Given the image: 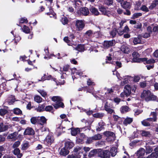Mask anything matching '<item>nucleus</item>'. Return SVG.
I'll list each match as a JSON object with an SVG mask.
<instances>
[{"label":"nucleus","mask_w":158,"mask_h":158,"mask_svg":"<svg viewBox=\"0 0 158 158\" xmlns=\"http://www.w3.org/2000/svg\"><path fill=\"white\" fill-rule=\"evenodd\" d=\"M117 151L115 147H113L110 150V153L112 156H114L116 155Z\"/></svg>","instance_id":"c9c22d12"},{"label":"nucleus","mask_w":158,"mask_h":158,"mask_svg":"<svg viewBox=\"0 0 158 158\" xmlns=\"http://www.w3.org/2000/svg\"><path fill=\"white\" fill-rule=\"evenodd\" d=\"M92 34L93 32L91 30H88L85 33V37L89 38L92 36Z\"/></svg>","instance_id":"4c0bfd02"},{"label":"nucleus","mask_w":158,"mask_h":158,"mask_svg":"<svg viewBox=\"0 0 158 158\" xmlns=\"http://www.w3.org/2000/svg\"><path fill=\"white\" fill-rule=\"evenodd\" d=\"M15 101V100L14 96H11L10 97L8 98L6 102L9 105H10L13 104Z\"/></svg>","instance_id":"a878e982"},{"label":"nucleus","mask_w":158,"mask_h":158,"mask_svg":"<svg viewBox=\"0 0 158 158\" xmlns=\"http://www.w3.org/2000/svg\"><path fill=\"white\" fill-rule=\"evenodd\" d=\"M20 142L19 141H17L15 142L13 145V148H16L20 144Z\"/></svg>","instance_id":"052dcab7"},{"label":"nucleus","mask_w":158,"mask_h":158,"mask_svg":"<svg viewBox=\"0 0 158 158\" xmlns=\"http://www.w3.org/2000/svg\"><path fill=\"white\" fill-rule=\"evenodd\" d=\"M76 26L78 30H81L85 26L84 23L82 20H77L76 22Z\"/></svg>","instance_id":"0eeeda50"},{"label":"nucleus","mask_w":158,"mask_h":158,"mask_svg":"<svg viewBox=\"0 0 158 158\" xmlns=\"http://www.w3.org/2000/svg\"><path fill=\"white\" fill-rule=\"evenodd\" d=\"M129 110L128 107L126 106H123L121 108V111L123 113L128 111Z\"/></svg>","instance_id":"c03bdc74"},{"label":"nucleus","mask_w":158,"mask_h":158,"mask_svg":"<svg viewBox=\"0 0 158 158\" xmlns=\"http://www.w3.org/2000/svg\"><path fill=\"white\" fill-rule=\"evenodd\" d=\"M132 79V78L130 76H127L124 79L123 82L121 83V85H123L125 84L128 83L129 81Z\"/></svg>","instance_id":"bb28decb"},{"label":"nucleus","mask_w":158,"mask_h":158,"mask_svg":"<svg viewBox=\"0 0 158 158\" xmlns=\"http://www.w3.org/2000/svg\"><path fill=\"white\" fill-rule=\"evenodd\" d=\"M105 4L110 6L113 3V0H105L104 1Z\"/></svg>","instance_id":"4d7b16f0"},{"label":"nucleus","mask_w":158,"mask_h":158,"mask_svg":"<svg viewBox=\"0 0 158 158\" xmlns=\"http://www.w3.org/2000/svg\"><path fill=\"white\" fill-rule=\"evenodd\" d=\"M7 112V110L6 109H0V115L1 116H2L4 115Z\"/></svg>","instance_id":"09e8293b"},{"label":"nucleus","mask_w":158,"mask_h":158,"mask_svg":"<svg viewBox=\"0 0 158 158\" xmlns=\"http://www.w3.org/2000/svg\"><path fill=\"white\" fill-rule=\"evenodd\" d=\"M146 153L149 154L153 151V149L152 147L146 145Z\"/></svg>","instance_id":"ea45409f"},{"label":"nucleus","mask_w":158,"mask_h":158,"mask_svg":"<svg viewBox=\"0 0 158 158\" xmlns=\"http://www.w3.org/2000/svg\"><path fill=\"white\" fill-rule=\"evenodd\" d=\"M80 132V129L78 128H72L71 129V134L73 136H75Z\"/></svg>","instance_id":"b1692460"},{"label":"nucleus","mask_w":158,"mask_h":158,"mask_svg":"<svg viewBox=\"0 0 158 158\" xmlns=\"http://www.w3.org/2000/svg\"><path fill=\"white\" fill-rule=\"evenodd\" d=\"M38 91L43 97H44L47 95L46 92L44 90H39Z\"/></svg>","instance_id":"6e6d98bb"},{"label":"nucleus","mask_w":158,"mask_h":158,"mask_svg":"<svg viewBox=\"0 0 158 158\" xmlns=\"http://www.w3.org/2000/svg\"><path fill=\"white\" fill-rule=\"evenodd\" d=\"M142 27V24L140 23H138L134 26V27L136 28H140Z\"/></svg>","instance_id":"774afa93"},{"label":"nucleus","mask_w":158,"mask_h":158,"mask_svg":"<svg viewBox=\"0 0 158 158\" xmlns=\"http://www.w3.org/2000/svg\"><path fill=\"white\" fill-rule=\"evenodd\" d=\"M68 20L66 17H63L62 18L61 21L64 25L66 24L68 22Z\"/></svg>","instance_id":"8fccbe9b"},{"label":"nucleus","mask_w":158,"mask_h":158,"mask_svg":"<svg viewBox=\"0 0 158 158\" xmlns=\"http://www.w3.org/2000/svg\"><path fill=\"white\" fill-rule=\"evenodd\" d=\"M158 154L156 152H153L151 154L148 156L146 158H157Z\"/></svg>","instance_id":"f704fd0d"},{"label":"nucleus","mask_w":158,"mask_h":158,"mask_svg":"<svg viewBox=\"0 0 158 158\" xmlns=\"http://www.w3.org/2000/svg\"><path fill=\"white\" fill-rule=\"evenodd\" d=\"M140 132L142 136L150 137L151 136V134L150 132L149 131L142 130L140 131Z\"/></svg>","instance_id":"a211bd4d"},{"label":"nucleus","mask_w":158,"mask_h":158,"mask_svg":"<svg viewBox=\"0 0 158 158\" xmlns=\"http://www.w3.org/2000/svg\"><path fill=\"white\" fill-rule=\"evenodd\" d=\"M104 125V123L102 122H100L98 123V126L96 130L97 131H101L103 128V127Z\"/></svg>","instance_id":"e433bc0d"},{"label":"nucleus","mask_w":158,"mask_h":158,"mask_svg":"<svg viewBox=\"0 0 158 158\" xmlns=\"http://www.w3.org/2000/svg\"><path fill=\"white\" fill-rule=\"evenodd\" d=\"M54 138L52 135H48L46 137L44 142L46 145L49 146L54 142Z\"/></svg>","instance_id":"423d86ee"},{"label":"nucleus","mask_w":158,"mask_h":158,"mask_svg":"<svg viewBox=\"0 0 158 158\" xmlns=\"http://www.w3.org/2000/svg\"><path fill=\"white\" fill-rule=\"evenodd\" d=\"M132 121V118L127 117L124 120L123 123L125 125H127L128 124H130Z\"/></svg>","instance_id":"c756f323"},{"label":"nucleus","mask_w":158,"mask_h":158,"mask_svg":"<svg viewBox=\"0 0 158 158\" xmlns=\"http://www.w3.org/2000/svg\"><path fill=\"white\" fill-rule=\"evenodd\" d=\"M94 140L93 137H89L87 139L86 141V143L89 144L91 143Z\"/></svg>","instance_id":"0e129e2a"},{"label":"nucleus","mask_w":158,"mask_h":158,"mask_svg":"<svg viewBox=\"0 0 158 158\" xmlns=\"http://www.w3.org/2000/svg\"><path fill=\"white\" fill-rule=\"evenodd\" d=\"M99 10L102 13V14L107 15L108 17H110L111 16V15L110 12L109 11L106 10V9L104 7L101 6L99 8Z\"/></svg>","instance_id":"1a4fd4ad"},{"label":"nucleus","mask_w":158,"mask_h":158,"mask_svg":"<svg viewBox=\"0 0 158 158\" xmlns=\"http://www.w3.org/2000/svg\"><path fill=\"white\" fill-rule=\"evenodd\" d=\"M117 33V30L116 29L114 28L110 32V36L113 37H114L116 36Z\"/></svg>","instance_id":"a19ab883"},{"label":"nucleus","mask_w":158,"mask_h":158,"mask_svg":"<svg viewBox=\"0 0 158 158\" xmlns=\"http://www.w3.org/2000/svg\"><path fill=\"white\" fill-rule=\"evenodd\" d=\"M121 51L124 53H128L130 51L129 46L127 45H122L121 48Z\"/></svg>","instance_id":"2eb2a0df"},{"label":"nucleus","mask_w":158,"mask_h":158,"mask_svg":"<svg viewBox=\"0 0 158 158\" xmlns=\"http://www.w3.org/2000/svg\"><path fill=\"white\" fill-rule=\"evenodd\" d=\"M142 15V14L141 13H135L133 15L132 18L134 19H135L141 16Z\"/></svg>","instance_id":"5fc2aeb1"},{"label":"nucleus","mask_w":158,"mask_h":158,"mask_svg":"<svg viewBox=\"0 0 158 158\" xmlns=\"http://www.w3.org/2000/svg\"><path fill=\"white\" fill-rule=\"evenodd\" d=\"M65 146L67 148L70 149L74 146V144L72 142L68 141L65 143Z\"/></svg>","instance_id":"cd10ccee"},{"label":"nucleus","mask_w":158,"mask_h":158,"mask_svg":"<svg viewBox=\"0 0 158 158\" xmlns=\"http://www.w3.org/2000/svg\"><path fill=\"white\" fill-rule=\"evenodd\" d=\"M38 119L36 117H32L31 119V123L33 124H35L36 123Z\"/></svg>","instance_id":"bf43d9fd"},{"label":"nucleus","mask_w":158,"mask_h":158,"mask_svg":"<svg viewBox=\"0 0 158 158\" xmlns=\"http://www.w3.org/2000/svg\"><path fill=\"white\" fill-rule=\"evenodd\" d=\"M46 74H44V75L40 79H38L37 80V82L44 81L46 80H49L50 78L51 77V75L49 76L48 77H46Z\"/></svg>","instance_id":"7c9ffc66"},{"label":"nucleus","mask_w":158,"mask_h":158,"mask_svg":"<svg viewBox=\"0 0 158 158\" xmlns=\"http://www.w3.org/2000/svg\"><path fill=\"white\" fill-rule=\"evenodd\" d=\"M151 115H152L153 118H150L147 119V120L149 121L156 122L157 120V117L156 112H152L151 113Z\"/></svg>","instance_id":"dca6fc26"},{"label":"nucleus","mask_w":158,"mask_h":158,"mask_svg":"<svg viewBox=\"0 0 158 158\" xmlns=\"http://www.w3.org/2000/svg\"><path fill=\"white\" fill-rule=\"evenodd\" d=\"M85 137V135L83 133H80L77 137V140L79 142H82L84 139Z\"/></svg>","instance_id":"412c9836"},{"label":"nucleus","mask_w":158,"mask_h":158,"mask_svg":"<svg viewBox=\"0 0 158 158\" xmlns=\"http://www.w3.org/2000/svg\"><path fill=\"white\" fill-rule=\"evenodd\" d=\"M103 134L107 137L106 140L108 142H112L115 139V137L114 133L112 132L106 131Z\"/></svg>","instance_id":"20e7f679"},{"label":"nucleus","mask_w":158,"mask_h":158,"mask_svg":"<svg viewBox=\"0 0 158 158\" xmlns=\"http://www.w3.org/2000/svg\"><path fill=\"white\" fill-rule=\"evenodd\" d=\"M124 92L126 96L129 95L131 93V87L128 85H126L124 88Z\"/></svg>","instance_id":"f8f14e48"},{"label":"nucleus","mask_w":158,"mask_h":158,"mask_svg":"<svg viewBox=\"0 0 158 158\" xmlns=\"http://www.w3.org/2000/svg\"><path fill=\"white\" fill-rule=\"evenodd\" d=\"M90 10L92 14L95 15H98L99 14L98 9L94 7H92L90 8Z\"/></svg>","instance_id":"393cba45"},{"label":"nucleus","mask_w":158,"mask_h":158,"mask_svg":"<svg viewBox=\"0 0 158 158\" xmlns=\"http://www.w3.org/2000/svg\"><path fill=\"white\" fill-rule=\"evenodd\" d=\"M141 98L147 102L155 100L156 99V96L152 94L149 90H144L141 94Z\"/></svg>","instance_id":"f03ea898"},{"label":"nucleus","mask_w":158,"mask_h":158,"mask_svg":"<svg viewBox=\"0 0 158 158\" xmlns=\"http://www.w3.org/2000/svg\"><path fill=\"white\" fill-rule=\"evenodd\" d=\"M13 112L14 114H20L22 113V111L19 108H16L14 109Z\"/></svg>","instance_id":"58836bf2"},{"label":"nucleus","mask_w":158,"mask_h":158,"mask_svg":"<svg viewBox=\"0 0 158 158\" xmlns=\"http://www.w3.org/2000/svg\"><path fill=\"white\" fill-rule=\"evenodd\" d=\"M97 153L98 151L96 149H94L89 152L88 156L90 157H92L95 155Z\"/></svg>","instance_id":"473e14b6"},{"label":"nucleus","mask_w":158,"mask_h":158,"mask_svg":"<svg viewBox=\"0 0 158 158\" xmlns=\"http://www.w3.org/2000/svg\"><path fill=\"white\" fill-rule=\"evenodd\" d=\"M53 109L52 107L51 106H46L45 108V110L46 111H50Z\"/></svg>","instance_id":"338daca9"},{"label":"nucleus","mask_w":158,"mask_h":158,"mask_svg":"<svg viewBox=\"0 0 158 158\" xmlns=\"http://www.w3.org/2000/svg\"><path fill=\"white\" fill-rule=\"evenodd\" d=\"M133 42L135 44H136L140 43L141 42V40L138 37L135 38L133 40Z\"/></svg>","instance_id":"3c124183"},{"label":"nucleus","mask_w":158,"mask_h":158,"mask_svg":"<svg viewBox=\"0 0 158 158\" xmlns=\"http://www.w3.org/2000/svg\"><path fill=\"white\" fill-rule=\"evenodd\" d=\"M141 123L143 125L145 126H149L150 125V123L147 122V119L143 120Z\"/></svg>","instance_id":"13d9d810"},{"label":"nucleus","mask_w":158,"mask_h":158,"mask_svg":"<svg viewBox=\"0 0 158 158\" xmlns=\"http://www.w3.org/2000/svg\"><path fill=\"white\" fill-rule=\"evenodd\" d=\"M141 10L145 12H148L149 10L148 8L145 5H143L141 7Z\"/></svg>","instance_id":"e2e57ef3"},{"label":"nucleus","mask_w":158,"mask_h":158,"mask_svg":"<svg viewBox=\"0 0 158 158\" xmlns=\"http://www.w3.org/2000/svg\"><path fill=\"white\" fill-rule=\"evenodd\" d=\"M34 100L37 103H40L42 100V98L39 96L36 95L34 98Z\"/></svg>","instance_id":"37998d69"},{"label":"nucleus","mask_w":158,"mask_h":158,"mask_svg":"<svg viewBox=\"0 0 158 158\" xmlns=\"http://www.w3.org/2000/svg\"><path fill=\"white\" fill-rule=\"evenodd\" d=\"M45 106L44 104L39 105L38 107L36 109L37 111L39 112H41L45 110Z\"/></svg>","instance_id":"2f4dec72"},{"label":"nucleus","mask_w":158,"mask_h":158,"mask_svg":"<svg viewBox=\"0 0 158 158\" xmlns=\"http://www.w3.org/2000/svg\"><path fill=\"white\" fill-rule=\"evenodd\" d=\"M104 115V114L102 113H96L93 114L94 117L95 118H101Z\"/></svg>","instance_id":"603ef678"},{"label":"nucleus","mask_w":158,"mask_h":158,"mask_svg":"<svg viewBox=\"0 0 158 158\" xmlns=\"http://www.w3.org/2000/svg\"><path fill=\"white\" fill-rule=\"evenodd\" d=\"M64 40L69 45H70V41L69 40L68 37H65L64 38Z\"/></svg>","instance_id":"69168bd1"},{"label":"nucleus","mask_w":158,"mask_h":158,"mask_svg":"<svg viewBox=\"0 0 158 158\" xmlns=\"http://www.w3.org/2000/svg\"><path fill=\"white\" fill-rule=\"evenodd\" d=\"M69 67V65H64L62 69L60 68V71L61 72H62L63 71H68Z\"/></svg>","instance_id":"de8ad7c7"},{"label":"nucleus","mask_w":158,"mask_h":158,"mask_svg":"<svg viewBox=\"0 0 158 158\" xmlns=\"http://www.w3.org/2000/svg\"><path fill=\"white\" fill-rule=\"evenodd\" d=\"M75 49L79 52L83 51L85 49L84 46L81 44L78 45L75 48Z\"/></svg>","instance_id":"72a5a7b5"},{"label":"nucleus","mask_w":158,"mask_h":158,"mask_svg":"<svg viewBox=\"0 0 158 158\" xmlns=\"http://www.w3.org/2000/svg\"><path fill=\"white\" fill-rule=\"evenodd\" d=\"M13 152L15 155L17 156L18 158H21L22 156V154L20 153V150L19 148H15Z\"/></svg>","instance_id":"5701e85b"},{"label":"nucleus","mask_w":158,"mask_h":158,"mask_svg":"<svg viewBox=\"0 0 158 158\" xmlns=\"http://www.w3.org/2000/svg\"><path fill=\"white\" fill-rule=\"evenodd\" d=\"M115 64L116 65V68H120L122 67V63L120 62L116 61L115 63Z\"/></svg>","instance_id":"680f3d73"},{"label":"nucleus","mask_w":158,"mask_h":158,"mask_svg":"<svg viewBox=\"0 0 158 158\" xmlns=\"http://www.w3.org/2000/svg\"><path fill=\"white\" fill-rule=\"evenodd\" d=\"M34 131L30 127H27L24 132L25 135H32L34 134Z\"/></svg>","instance_id":"f3484780"},{"label":"nucleus","mask_w":158,"mask_h":158,"mask_svg":"<svg viewBox=\"0 0 158 158\" xmlns=\"http://www.w3.org/2000/svg\"><path fill=\"white\" fill-rule=\"evenodd\" d=\"M145 150L143 148H141L137 152V156L138 158H144L143 157L145 153Z\"/></svg>","instance_id":"9b49d317"},{"label":"nucleus","mask_w":158,"mask_h":158,"mask_svg":"<svg viewBox=\"0 0 158 158\" xmlns=\"http://www.w3.org/2000/svg\"><path fill=\"white\" fill-rule=\"evenodd\" d=\"M104 108L105 110L108 113L111 114L114 112V110L110 108V106L108 105V103L107 102H106L105 104Z\"/></svg>","instance_id":"6ab92c4d"},{"label":"nucleus","mask_w":158,"mask_h":158,"mask_svg":"<svg viewBox=\"0 0 158 158\" xmlns=\"http://www.w3.org/2000/svg\"><path fill=\"white\" fill-rule=\"evenodd\" d=\"M79 11L81 14L85 16L88 15L89 13L88 9L85 7L80 8Z\"/></svg>","instance_id":"ddd939ff"},{"label":"nucleus","mask_w":158,"mask_h":158,"mask_svg":"<svg viewBox=\"0 0 158 158\" xmlns=\"http://www.w3.org/2000/svg\"><path fill=\"white\" fill-rule=\"evenodd\" d=\"M21 146L22 150H26L29 146V143L27 141L25 142L22 144Z\"/></svg>","instance_id":"c85d7f7f"},{"label":"nucleus","mask_w":158,"mask_h":158,"mask_svg":"<svg viewBox=\"0 0 158 158\" xmlns=\"http://www.w3.org/2000/svg\"><path fill=\"white\" fill-rule=\"evenodd\" d=\"M121 28H119L117 30V33L118 35L120 36L123 35L125 32L127 33L130 30L128 27L127 26H125L124 27V29L123 30H122Z\"/></svg>","instance_id":"9d476101"},{"label":"nucleus","mask_w":158,"mask_h":158,"mask_svg":"<svg viewBox=\"0 0 158 158\" xmlns=\"http://www.w3.org/2000/svg\"><path fill=\"white\" fill-rule=\"evenodd\" d=\"M9 128L7 125H5L3 123H0V132L5 131L7 130Z\"/></svg>","instance_id":"aec40b11"},{"label":"nucleus","mask_w":158,"mask_h":158,"mask_svg":"<svg viewBox=\"0 0 158 158\" xmlns=\"http://www.w3.org/2000/svg\"><path fill=\"white\" fill-rule=\"evenodd\" d=\"M115 44V41L114 40L105 41L103 43V46L104 48H107L110 46L114 45Z\"/></svg>","instance_id":"6e6552de"},{"label":"nucleus","mask_w":158,"mask_h":158,"mask_svg":"<svg viewBox=\"0 0 158 158\" xmlns=\"http://www.w3.org/2000/svg\"><path fill=\"white\" fill-rule=\"evenodd\" d=\"M132 55L133 57V60L135 62H144V63L146 64L154 63L155 62V60L152 59L148 60L147 58H138L139 54L136 52H134Z\"/></svg>","instance_id":"f257e3e1"},{"label":"nucleus","mask_w":158,"mask_h":158,"mask_svg":"<svg viewBox=\"0 0 158 158\" xmlns=\"http://www.w3.org/2000/svg\"><path fill=\"white\" fill-rule=\"evenodd\" d=\"M18 135L17 132H15L9 134L8 136V138L10 139H14Z\"/></svg>","instance_id":"a18cd8bd"},{"label":"nucleus","mask_w":158,"mask_h":158,"mask_svg":"<svg viewBox=\"0 0 158 158\" xmlns=\"http://www.w3.org/2000/svg\"><path fill=\"white\" fill-rule=\"evenodd\" d=\"M59 153L60 155L65 156L69 153V151L67 148L64 147L61 149Z\"/></svg>","instance_id":"4468645a"},{"label":"nucleus","mask_w":158,"mask_h":158,"mask_svg":"<svg viewBox=\"0 0 158 158\" xmlns=\"http://www.w3.org/2000/svg\"><path fill=\"white\" fill-rule=\"evenodd\" d=\"M92 137L94 140H96L100 139L102 138V136L100 134H98L94 135Z\"/></svg>","instance_id":"49530a36"},{"label":"nucleus","mask_w":158,"mask_h":158,"mask_svg":"<svg viewBox=\"0 0 158 158\" xmlns=\"http://www.w3.org/2000/svg\"><path fill=\"white\" fill-rule=\"evenodd\" d=\"M131 5L130 2H125L122 5L123 7L125 9L129 8H130Z\"/></svg>","instance_id":"79ce46f5"},{"label":"nucleus","mask_w":158,"mask_h":158,"mask_svg":"<svg viewBox=\"0 0 158 158\" xmlns=\"http://www.w3.org/2000/svg\"><path fill=\"white\" fill-rule=\"evenodd\" d=\"M23 31L26 33H28L30 32V30L28 27L25 25L24 26L23 29Z\"/></svg>","instance_id":"864d4df0"},{"label":"nucleus","mask_w":158,"mask_h":158,"mask_svg":"<svg viewBox=\"0 0 158 158\" xmlns=\"http://www.w3.org/2000/svg\"><path fill=\"white\" fill-rule=\"evenodd\" d=\"M110 153L108 150L101 151L98 152V156L103 158H109Z\"/></svg>","instance_id":"39448f33"},{"label":"nucleus","mask_w":158,"mask_h":158,"mask_svg":"<svg viewBox=\"0 0 158 158\" xmlns=\"http://www.w3.org/2000/svg\"><path fill=\"white\" fill-rule=\"evenodd\" d=\"M52 100L56 102V104L54 105V107L57 109L60 107L63 108L64 106L63 103L61 102L62 100L61 98L58 96H53L51 98Z\"/></svg>","instance_id":"7ed1b4c3"},{"label":"nucleus","mask_w":158,"mask_h":158,"mask_svg":"<svg viewBox=\"0 0 158 158\" xmlns=\"http://www.w3.org/2000/svg\"><path fill=\"white\" fill-rule=\"evenodd\" d=\"M38 118H39L38 120L40 122V124L43 125L46 124L47 119L44 116H42L40 117H38Z\"/></svg>","instance_id":"4be33fe9"}]
</instances>
